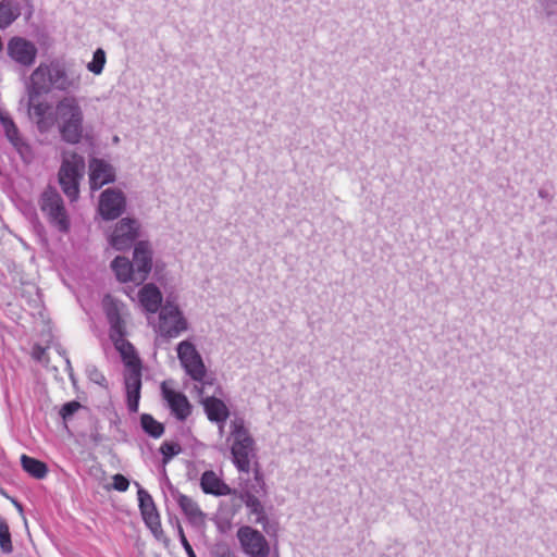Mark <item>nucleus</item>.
<instances>
[{
    "mask_svg": "<svg viewBox=\"0 0 557 557\" xmlns=\"http://www.w3.org/2000/svg\"><path fill=\"white\" fill-rule=\"evenodd\" d=\"M81 75L71 71L64 61L53 59L40 62L32 72L26 84V94L33 98H40L51 91L72 92L81 88Z\"/></svg>",
    "mask_w": 557,
    "mask_h": 557,
    "instance_id": "nucleus-1",
    "label": "nucleus"
},
{
    "mask_svg": "<svg viewBox=\"0 0 557 557\" xmlns=\"http://www.w3.org/2000/svg\"><path fill=\"white\" fill-rule=\"evenodd\" d=\"M55 117L61 139L71 145L81 143L84 132V113L78 99L74 96L60 99L55 104Z\"/></svg>",
    "mask_w": 557,
    "mask_h": 557,
    "instance_id": "nucleus-2",
    "label": "nucleus"
},
{
    "mask_svg": "<svg viewBox=\"0 0 557 557\" xmlns=\"http://www.w3.org/2000/svg\"><path fill=\"white\" fill-rule=\"evenodd\" d=\"M232 461L239 472L249 473L256 457V443L246 428L244 418L236 416L230 423Z\"/></svg>",
    "mask_w": 557,
    "mask_h": 557,
    "instance_id": "nucleus-3",
    "label": "nucleus"
},
{
    "mask_svg": "<svg viewBox=\"0 0 557 557\" xmlns=\"http://www.w3.org/2000/svg\"><path fill=\"white\" fill-rule=\"evenodd\" d=\"M85 169L84 158L76 152H63L58 172V182L71 202L79 197V181Z\"/></svg>",
    "mask_w": 557,
    "mask_h": 557,
    "instance_id": "nucleus-4",
    "label": "nucleus"
},
{
    "mask_svg": "<svg viewBox=\"0 0 557 557\" xmlns=\"http://www.w3.org/2000/svg\"><path fill=\"white\" fill-rule=\"evenodd\" d=\"M39 207L52 227L60 233H69L71 220L65 209L64 201L55 187L48 186L42 191L39 199Z\"/></svg>",
    "mask_w": 557,
    "mask_h": 557,
    "instance_id": "nucleus-5",
    "label": "nucleus"
},
{
    "mask_svg": "<svg viewBox=\"0 0 557 557\" xmlns=\"http://www.w3.org/2000/svg\"><path fill=\"white\" fill-rule=\"evenodd\" d=\"M123 361L125 364L124 387L126 395V406L131 413H136L139 408L140 392L143 386V364L138 355H128L123 351Z\"/></svg>",
    "mask_w": 557,
    "mask_h": 557,
    "instance_id": "nucleus-6",
    "label": "nucleus"
},
{
    "mask_svg": "<svg viewBox=\"0 0 557 557\" xmlns=\"http://www.w3.org/2000/svg\"><path fill=\"white\" fill-rule=\"evenodd\" d=\"M188 330V322L178 305L169 298L159 311L157 332L164 338H175Z\"/></svg>",
    "mask_w": 557,
    "mask_h": 557,
    "instance_id": "nucleus-7",
    "label": "nucleus"
},
{
    "mask_svg": "<svg viewBox=\"0 0 557 557\" xmlns=\"http://www.w3.org/2000/svg\"><path fill=\"white\" fill-rule=\"evenodd\" d=\"M104 313L110 325L109 336L115 348L120 350L122 356L123 351H127L128 355H137L134 346L125 339L126 325L121 315L120 302L114 299H106Z\"/></svg>",
    "mask_w": 557,
    "mask_h": 557,
    "instance_id": "nucleus-8",
    "label": "nucleus"
},
{
    "mask_svg": "<svg viewBox=\"0 0 557 557\" xmlns=\"http://www.w3.org/2000/svg\"><path fill=\"white\" fill-rule=\"evenodd\" d=\"M176 351L186 374L195 382L205 384L207 368L195 344L188 339L182 341L178 343Z\"/></svg>",
    "mask_w": 557,
    "mask_h": 557,
    "instance_id": "nucleus-9",
    "label": "nucleus"
},
{
    "mask_svg": "<svg viewBox=\"0 0 557 557\" xmlns=\"http://www.w3.org/2000/svg\"><path fill=\"white\" fill-rule=\"evenodd\" d=\"M0 124L5 138L12 145L22 161L26 164H30L35 160V150L30 143L22 136L9 113L0 111Z\"/></svg>",
    "mask_w": 557,
    "mask_h": 557,
    "instance_id": "nucleus-10",
    "label": "nucleus"
},
{
    "mask_svg": "<svg viewBox=\"0 0 557 557\" xmlns=\"http://www.w3.org/2000/svg\"><path fill=\"white\" fill-rule=\"evenodd\" d=\"M140 225L137 220L131 218L121 219L114 226L109 242L120 251L127 250L138 243Z\"/></svg>",
    "mask_w": 557,
    "mask_h": 557,
    "instance_id": "nucleus-11",
    "label": "nucleus"
},
{
    "mask_svg": "<svg viewBox=\"0 0 557 557\" xmlns=\"http://www.w3.org/2000/svg\"><path fill=\"white\" fill-rule=\"evenodd\" d=\"M7 54L12 62L22 69L32 67L38 54L36 45L20 36H13L8 40Z\"/></svg>",
    "mask_w": 557,
    "mask_h": 557,
    "instance_id": "nucleus-12",
    "label": "nucleus"
},
{
    "mask_svg": "<svg viewBox=\"0 0 557 557\" xmlns=\"http://www.w3.org/2000/svg\"><path fill=\"white\" fill-rule=\"evenodd\" d=\"M126 209V198L122 190L107 188L99 196L98 212L104 221L120 218Z\"/></svg>",
    "mask_w": 557,
    "mask_h": 557,
    "instance_id": "nucleus-13",
    "label": "nucleus"
},
{
    "mask_svg": "<svg viewBox=\"0 0 557 557\" xmlns=\"http://www.w3.org/2000/svg\"><path fill=\"white\" fill-rule=\"evenodd\" d=\"M237 539L244 553L249 557H268L269 544L258 530L248 525L240 527L237 531Z\"/></svg>",
    "mask_w": 557,
    "mask_h": 557,
    "instance_id": "nucleus-14",
    "label": "nucleus"
},
{
    "mask_svg": "<svg viewBox=\"0 0 557 557\" xmlns=\"http://www.w3.org/2000/svg\"><path fill=\"white\" fill-rule=\"evenodd\" d=\"M131 263L135 273V285H141L152 269V249L149 242L139 240L135 245Z\"/></svg>",
    "mask_w": 557,
    "mask_h": 557,
    "instance_id": "nucleus-15",
    "label": "nucleus"
},
{
    "mask_svg": "<svg viewBox=\"0 0 557 557\" xmlns=\"http://www.w3.org/2000/svg\"><path fill=\"white\" fill-rule=\"evenodd\" d=\"M161 394L175 419L181 422L187 420L193 411V406L187 396L182 392L169 388L165 382L161 384Z\"/></svg>",
    "mask_w": 557,
    "mask_h": 557,
    "instance_id": "nucleus-16",
    "label": "nucleus"
},
{
    "mask_svg": "<svg viewBox=\"0 0 557 557\" xmlns=\"http://www.w3.org/2000/svg\"><path fill=\"white\" fill-rule=\"evenodd\" d=\"M136 486L138 487V506L141 517L146 525L156 534L161 529L160 515L151 495L138 483H136Z\"/></svg>",
    "mask_w": 557,
    "mask_h": 557,
    "instance_id": "nucleus-17",
    "label": "nucleus"
},
{
    "mask_svg": "<svg viewBox=\"0 0 557 557\" xmlns=\"http://www.w3.org/2000/svg\"><path fill=\"white\" fill-rule=\"evenodd\" d=\"M115 181L114 168L102 159H92L89 162V185L91 190H98L102 186Z\"/></svg>",
    "mask_w": 557,
    "mask_h": 557,
    "instance_id": "nucleus-18",
    "label": "nucleus"
},
{
    "mask_svg": "<svg viewBox=\"0 0 557 557\" xmlns=\"http://www.w3.org/2000/svg\"><path fill=\"white\" fill-rule=\"evenodd\" d=\"M201 404L208 420L218 424L220 431H222L230 416L225 403L215 396H208L202 399Z\"/></svg>",
    "mask_w": 557,
    "mask_h": 557,
    "instance_id": "nucleus-19",
    "label": "nucleus"
},
{
    "mask_svg": "<svg viewBox=\"0 0 557 557\" xmlns=\"http://www.w3.org/2000/svg\"><path fill=\"white\" fill-rule=\"evenodd\" d=\"M174 498L177 502L178 507L186 516L188 522L194 527H201L205 524V513L198 506V504L189 496L176 491L173 493Z\"/></svg>",
    "mask_w": 557,
    "mask_h": 557,
    "instance_id": "nucleus-20",
    "label": "nucleus"
},
{
    "mask_svg": "<svg viewBox=\"0 0 557 557\" xmlns=\"http://www.w3.org/2000/svg\"><path fill=\"white\" fill-rule=\"evenodd\" d=\"M239 498L245 504L248 513L255 516V523L260 524L265 533L271 534L272 529L269 524L264 506L260 502V497H253L248 493H239ZM274 531L273 529V532Z\"/></svg>",
    "mask_w": 557,
    "mask_h": 557,
    "instance_id": "nucleus-21",
    "label": "nucleus"
},
{
    "mask_svg": "<svg viewBox=\"0 0 557 557\" xmlns=\"http://www.w3.org/2000/svg\"><path fill=\"white\" fill-rule=\"evenodd\" d=\"M200 487L205 494L227 496L232 488L213 470H206L200 478Z\"/></svg>",
    "mask_w": 557,
    "mask_h": 557,
    "instance_id": "nucleus-22",
    "label": "nucleus"
},
{
    "mask_svg": "<svg viewBox=\"0 0 557 557\" xmlns=\"http://www.w3.org/2000/svg\"><path fill=\"white\" fill-rule=\"evenodd\" d=\"M138 299L145 311L156 313L162 305V294L153 283L145 284L138 292Z\"/></svg>",
    "mask_w": 557,
    "mask_h": 557,
    "instance_id": "nucleus-23",
    "label": "nucleus"
},
{
    "mask_svg": "<svg viewBox=\"0 0 557 557\" xmlns=\"http://www.w3.org/2000/svg\"><path fill=\"white\" fill-rule=\"evenodd\" d=\"M111 268L117 281L122 283L132 282L135 284V273L128 258L122 256L115 257L111 262Z\"/></svg>",
    "mask_w": 557,
    "mask_h": 557,
    "instance_id": "nucleus-24",
    "label": "nucleus"
},
{
    "mask_svg": "<svg viewBox=\"0 0 557 557\" xmlns=\"http://www.w3.org/2000/svg\"><path fill=\"white\" fill-rule=\"evenodd\" d=\"M21 465L25 472H27L29 475L37 480H41L47 476L48 474V467L47 465L34 457L22 455L21 456Z\"/></svg>",
    "mask_w": 557,
    "mask_h": 557,
    "instance_id": "nucleus-25",
    "label": "nucleus"
},
{
    "mask_svg": "<svg viewBox=\"0 0 557 557\" xmlns=\"http://www.w3.org/2000/svg\"><path fill=\"white\" fill-rule=\"evenodd\" d=\"M240 493H248L253 497H263L267 495V486L263 473L259 467L253 470V479L246 482Z\"/></svg>",
    "mask_w": 557,
    "mask_h": 557,
    "instance_id": "nucleus-26",
    "label": "nucleus"
},
{
    "mask_svg": "<svg viewBox=\"0 0 557 557\" xmlns=\"http://www.w3.org/2000/svg\"><path fill=\"white\" fill-rule=\"evenodd\" d=\"M39 98H33L30 100V96H27V108L33 112L36 117L37 126L40 131L46 128V115L50 109V106L46 101H38Z\"/></svg>",
    "mask_w": 557,
    "mask_h": 557,
    "instance_id": "nucleus-27",
    "label": "nucleus"
},
{
    "mask_svg": "<svg viewBox=\"0 0 557 557\" xmlns=\"http://www.w3.org/2000/svg\"><path fill=\"white\" fill-rule=\"evenodd\" d=\"M140 426L152 438H160L165 431L163 423L156 420L150 413H143L140 416Z\"/></svg>",
    "mask_w": 557,
    "mask_h": 557,
    "instance_id": "nucleus-28",
    "label": "nucleus"
},
{
    "mask_svg": "<svg viewBox=\"0 0 557 557\" xmlns=\"http://www.w3.org/2000/svg\"><path fill=\"white\" fill-rule=\"evenodd\" d=\"M18 16V12L12 7L11 0H0V28H7Z\"/></svg>",
    "mask_w": 557,
    "mask_h": 557,
    "instance_id": "nucleus-29",
    "label": "nucleus"
},
{
    "mask_svg": "<svg viewBox=\"0 0 557 557\" xmlns=\"http://www.w3.org/2000/svg\"><path fill=\"white\" fill-rule=\"evenodd\" d=\"M159 451L162 455V463L165 466L172 460L173 457L182 453V447L176 442L165 441L161 444Z\"/></svg>",
    "mask_w": 557,
    "mask_h": 557,
    "instance_id": "nucleus-30",
    "label": "nucleus"
},
{
    "mask_svg": "<svg viewBox=\"0 0 557 557\" xmlns=\"http://www.w3.org/2000/svg\"><path fill=\"white\" fill-rule=\"evenodd\" d=\"M106 61L104 50L98 48L92 54V60L87 64V70L95 75H100L104 69Z\"/></svg>",
    "mask_w": 557,
    "mask_h": 557,
    "instance_id": "nucleus-31",
    "label": "nucleus"
},
{
    "mask_svg": "<svg viewBox=\"0 0 557 557\" xmlns=\"http://www.w3.org/2000/svg\"><path fill=\"white\" fill-rule=\"evenodd\" d=\"M88 380L98 386L108 389L109 384L106 375L95 364H87L85 369Z\"/></svg>",
    "mask_w": 557,
    "mask_h": 557,
    "instance_id": "nucleus-32",
    "label": "nucleus"
},
{
    "mask_svg": "<svg viewBox=\"0 0 557 557\" xmlns=\"http://www.w3.org/2000/svg\"><path fill=\"white\" fill-rule=\"evenodd\" d=\"M81 408V404L76 400L65 403L60 409V416L64 421L73 417V414Z\"/></svg>",
    "mask_w": 557,
    "mask_h": 557,
    "instance_id": "nucleus-33",
    "label": "nucleus"
},
{
    "mask_svg": "<svg viewBox=\"0 0 557 557\" xmlns=\"http://www.w3.org/2000/svg\"><path fill=\"white\" fill-rule=\"evenodd\" d=\"M112 486L115 491L126 492L129 486V480L125 475L116 473L112 478Z\"/></svg>",
    "mask_w": 557,
    "mask_h": 557,
    "instance_id": "nucleus-34",
    "label": "nucleus"
},
{
    "mask_svg": "<svg viewBox=\"0 0 557 557\" xmlns=\"http://www.w3.org/2000/svg\"><path fill=\"white\" fill-rule=\"evenodd\" d=\"M178 535H180V542L185 549L188 557H197L191 545L189 544L188 540L186 539L184 531L182 527H178Z\"/></svg>",
    "mask_w": 557,
    "mask_h": 557,
    "instance_id": "nucleus-35",
    "label": "nucleus"
},
{
    "mask_svg": "<svg viewBox=\"0 0 557 557\" xmlns=\"http://www.w3.org/2000/svg\"><path fill=\"white\" fill-rule=\"evenodd\" d=\"M537 195L540 198H542L543 200H545L547 202H550L553 200V196H552L550 191L546 188H540L537 191Z\"/></svg>",
    "mask_w": 557,
    "mask_h": 557,
    "instance_id": "nucleus-36",
    "label": "nucleus"
},
{
    "mask_svg": "<svg viewBox=\"0 0 557 557\" xmlns=\"http://www.w3.org/2000/svg\"><path fill=\"white\" fill-rule=\"evenodd\" d=\"M216 557H236V556L232 550L226 549L224 552L219 553Z\"/></svg>",
    "mask_w": 557,
    "mask_h": 557,
    "instance_id": "nucleus-37",
    "label": "nucleus"
},
{
    "mask_svg": "<svg viewBox=\"0 0 557 557\" xmlns=\"http://www.w3.org/2000/svg\"><path fill=\"white\" fill-rule=\"evenodd\" d=\"M66 370H69V372H70L69 375L72 379L73 374H72V367H71L70 359H66Z\"/></svg>",
    "mask_w": 557,
    "mask_h": 557,
    "instance_id": "nucleus-38",
    "label": "nucleus"
}]
</instances>
